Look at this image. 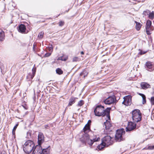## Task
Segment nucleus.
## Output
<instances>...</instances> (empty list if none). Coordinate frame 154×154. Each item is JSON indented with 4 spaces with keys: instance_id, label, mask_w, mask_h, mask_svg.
Returning <instances> with one entry per match:
<instances>
[{
    "instance_id": "nucleus-1",
    "label": "nucleus",
    "mask_w": 154,
    "mask_h": 154,
    "mask_svg": "<svg viewBox=\"0 0 154 154\" xmlns=\"http://www.w3.org/2000/svg\"><path fill=\"white\" fill-rule=\"evenodd\" d=\"M111 108H107L105 109L104 106L101 105H98L94 110V113L95 116H106L108 119H110V111Z\"/></svg>"
},
{
    "instance_id": "nucleus-2",
    "label": "nucleus",
    "mask_w": 154,
    "mask_h": 154,
    "mask_svg": "<svg viewBox=\"0 0 154 154\" xmlns=\"http://www.w3.org/2000/svg\"><path fill=\"white\" fill-rule=\"evenodd\" d=\"M34 146L33 141L31 140H28L23 145V150L26 153L29 154L32 151Z\"/></svg>"
},
{
    "instance_id": "nucleus-3",
    "label": "nucleus",
    "mask_w": 154,
    "mask_h": 154,
    "mask_svg": "<svg viewBox=\"0 0 154 154\" xmlns=\"http://www.w3.org/2000/svg\"><path fill=\"white\" fill-rule=\"evenodd\" d=\"M87 132L84 133L85 134L83 135L82 137L80 138V141L83 143H87L90 145H92L93 143L94 142H96L98 141V140H100V138H98L97 139H94L93 140L90 139L89 136L87 134Z\"/></svg>"
},
{
    "instance_id": "nucleus-4",
    "label": "nucleus",
    "mask_w": 154,
    "mask_h": 154,
    "mask_svg": "<svg viewBox=\"0 0 154 154\" xmlns=\"http://www.w3.org/2000/svg\"><path fill=\"white\" fill-rule=\"evenodd\" d=\"M133 122H137L141 119V113L139 110L135 109L132 112Z\"/></svg>"
},
{
    "instance_id": "nucleus-5",
    "label": "nucleus",
    "mask_w": 154,
    "mask_h": 154,
    "mask_svg": "<svg viewBox=\"0 0 154 154\" xmlns=\"http://www.w3.org/2000/svg\"><path fill=\"white\" fill-rule=\"evenodd\" d=\"M125 131L123 129L118 130L115 135V140L116 141L120 142L124 140L123 138L122 135Z\"/></svg>"
},
{
    "instance_id": "nucleus-6",
    "label": "nucleus",
    "mask_w": 154,
    "mask_h": 154,
    "mask_svg": "<svg viewBox=\"0 0 154 154\" xmlns=\"http://www.w3.org/2000/svg\"><path fill=\"white\" fill-rule=\"evenodd\" d=\"M151 21L148 20L147 21L146 23V31L148 35L151 34L150 32L153 31L154 29L153 27L151 25Z\"/></svg>"
},
{
    "instance_id": "nucleus-7",
    "label": "nucleus",
    "mask_w": 154,
    "mask_h": 154,
    "mask_svg": "<svg viewBox=\"0 0 154 154\" xmlns=\"http://www.w3.org/2000/svg\"><path fill=\"white\" fill-rule=\"evenodd\" d=\"M111 137L109 136L104 137L102 140V143L105 144L108 146L112 144V141L111 140Z\"/></svg>"
},
{
    "instance_id": "nucleus-8",
    "label": "nucleus",
    "mask_w": 154,
    "mask_h": 154,
    "mask_svg": "<svg viewBox=\"0 0 154 154\" xmlns=\"http://www.w3.org/2000/svg\"><path fill=\"white\" fill-rule=\"evenodd\" d=\"M104 102L105 104L109 105L116 103V99L114 96L109 97L106 99Z\"/></svg>"
},
{
    "instance_id": "nucleus-9",
    "label": "nucleus",
    "mask_w": 154,
    "mask_h": 154,
    "mask_svg": "<svg viewBox=\"0 0 154 154\" xmlns=\"http://www.w3.org/2000/svg\"><path fill=\"white\" fill-rule=\"evenodd\" d=\"M136 122H129L127 127L126 128V131H131L133 130L136 127Z\"/></svg>"
},
{
    "instance_id": "nucleus-10",
    "label": "nucleus",
    "mask_w": 154,
    "mask_h": 154,
    "mask_svg": "<svg viewBox=\"0 0 154 154\" xmlns=\"http://www.w3.org/2000/svg\"><path fill=\"white\" fill-rule=\"evenodd\" d=\"M145 67L146 70L150 72L153 71L154 70V66L150 61L146 62Z\"/></svg>"
},
{
    "instance_id": "nucleus-11",
    "label": "nucleus",
    "mask_w": 154,
    "mask_h": 154,
    "mask_svg": "<svg viewBox=\"0 0 154 154\" xmlns=\"http://www.w3.org/2000/svg\"><path fill=\"white\" fill-rule=\"evenodd\" d=\"M124 100L122 102V104L128 106L130 105L131 103V98L130 96H126L124 97Z\"/></svg>"
},
{
    "instance_id": "nucleus-12",
    "label": "nucleus",
    "mask_w": 154,
    "mask_h": 154,
    "mask_svg": "<svg viewBox=\"0 0 154 154\" xmlns=\"http://www.w3.org/2000/svg\"><path fill=\"white\" fill-rule=\"evenodd\" d=\"M42 147L40 146H36L33 149L32 154H42Z\"/></svg>"
},
{
    "instance_id": "nucleus-13",
    "label": "nucleus",
    "mask_w": 154,
    "mask_h": 154,
    "mask_svg": "<svg viewBox=\"0 0 154 154\" xmlns=\"http://www.w3.org/2000/svg\"><path fill=\"white\" fill-rule=\"evenodd\" d=\"M44 141V137L43 134L39 132L38 136V145L40 146Z\"/></svg>"
},
{
    "instance_id": "nucleus-14",
    "label": "nucleus",
    "mask_w": 154,
    "mask_h": 154,
    "mask_svg": "<svg viewBox=\"0 0 154 154\" xmlns=\"http://www.w3.org/2000/svg\"><path fill=\"white\" fill-rule=\"evenodd\" d=\"M91 120H89L87 123L85 125L83 129V131L84 133L88 132L90 131V125L91 124Z\"/></svg>"
},
{
    "instance_id": "nucleus-15",
    "label": "nucleus",
    "mask_w": 154,
    "mask_h": 154,
    "mask_svg": "<svg viewBox=\"0 0 154 154\" xmlns=\"http://www.w3.org/2000/svg\"><path fill=\"white\" fill-rule=\"evenodd\" d=\"M140 86L143 89H146L151 87L150 85L146 82H142L140 84Z\"/></svg>"
},
{
    "instance_id": "nucleus-16",
    "label": "nucleus",
    "mask_w": 154,
    "mask_h": 154,
    "mask_svg": "<svg viewBox=\"0 0 154 154\" xmlns=\"http://www.w3.org/2000/svg\"><path fill=\"white\" fill-rule=\"evenodd\" d=\"M26 29L25 25L23 24H21L19 27L18 31L19 32L22 33L25 32Z\"/></svg>"
},
{
    "instance_id": "nucleus-17",
    "label": "nucleus",
    "mask_w": 154,
    "mask_h": 154,
    "mask_svg": "<svg viewBox=\"0 0 154 154\" xmlns=\"http://www.w3.org/2000/svg\"><path fill=\"white\" fill-rule=\"evenodd\" d=\"M104 126H105L106 129H109L111 126V125L109 122L106 120V122H104L103 126L104 127Z\"/></svg>"
},
{
    "instance_id": "nucleus-18",
    "label": "nucleus",
    "mask_w": 154,
    "mask_h": 154,
    "mask_svg": "<svg viewBox=\"0 0 154 154\" xmlns=\"http://www.w3.org/2000/svg\"><path fill=\"white\" fill-rule=\"evenodd\" d=\"M42 154H49L50 152V150L48 148L46 149H42Z\"/></svg>"
},
{
    "instance_id": "nucleus-19",
    "label": "nucleus",
    "mask_w": 154,
    "mask_h": 154,
    "mask_svg": "<svg viewBox=\"0 0 154 154\" xmlns=\"http://www.w3.org/2000/svg\"><path fill=\"white\" fill-rule=\"evenodd\" d=\"M139 95L141 96L143 99L142 103L143 104H144L146 103V97L145 95L141 93H139Z\"/></svg>"
},
{
    "instance_id": "nucleus-20",
    "label": "nucleus",
    "mask_w": 154,
    "mask_h": 154,
    "mask_svg": "<svg viewBox=\"0 0 154 154\" xmlns=\"http://www.w3.org/2000/svg\"><path fill=\"white\" fill-rule=\"evenodd\" d=\"M105 146H106V145L102 142L100 144L97 146V148L101 150Z\"/></svg>"
},
{
    "instance_id": "nucleus-21",
    "label": "nucleus",
    "mask_w": 154,
    "mask_h": 154,
    "mask_svg": "<svg viewBox=\"0 0 154 154\" xmlns=\"http://www.w3.org/2000/svg\"><path fill=\"white\" fill-rule=\"evenodd\" d=\"M75 98L73 97L71 98L69 100V102L68 105L71 106L75 102Z\"/></svg>"
},
{
    "instance_id": "nucleus-22",
    "label": "nucleus",
    "mask_w": 154,
    "mask_h": 154,
    "mask_svg": "<svg viewBox=\"0 0 154 154\" xmlns=\"http://www.w3.org/2000/svg\"><path fill=\"white\" fill-rule=\"evenodd\" d=\"M5 34L3 31L0 32V41H2L4 39Z\"/></svg>"
},
{
    "instance_id": "nucleus-23",
    "label": "nucleus",
    "mask_w": 154,
    "mask_h": 154,
    "mask_svg": "<svg viewBox=\"0 0 154 154\" xmlns=\"http://www.w3.org/2000/svg\"><path fill=\"white\" fill-rule=\"evenodd\" d=\"M135 23H136V29L137 30H139L140 28L141 27V24L138 22H137L136 21H135Z\"/></svg>"
},
{
    "instance_id": "nucleus-24",
    "label": "nucleus",
    "mask_w": 154,
    "mask_h": 154,
    "mask_svg": "<svg viewBox=\"0 0 154 154\" xmlns=\"http://www.w3.org/2000/svg\"><path fill=\"white\" fill-rule=\"evenodd\" d=\"M88 74V73L87 72V71L84 70L81 73L80 75L81 76H83V77L85 78V76H87Z\"/></svg>"
},
{
    "instance_id": "nucleus-25",
    "label": "nucleus",
    "mask_w": 154,
    "mask_h": 154,
    "mask_svg": "<svg viewBox=\"0 0 154 154\" xmlns=\"http://www.w3.org/2000/svg\"><path fill=\"white\" fill-rule=\"evenodd\" d=\"M149 17L151 19H153L154 18V11H152V12L149 14Z\"/></svg>"
},
{
    "instance_id": "nucleus-26",
    "label": "nucleus",
    "mask_w": 154,
    "mask_h": 154,
    "mask_svg": "<svg viewBox=\"0 0 154 154\" xmlns=\"http://www.w3.org/2000/svg\"><path fill=\"white\" fill-rule=\"evenodd\" d=\"M56 72L59 75L62 74L63 73V71L62 70L59 68L56 69Z\"/></svg>"
},
{
    "instance_id": "nucleus-27",
    "label": "nucleus",
    "mask_w": 154,
    "mask_h": 154,
    "mask_svg": "<svg viewBox=\"0 0 154 154\" xmlns=\"http://www.w3.org/2000/svg\"><path fill=\"white\" fill-rule=\"evenodd\" d=\"M36 69L35 68H33L32 70V75L31 76V78L32 79L34 76L36 72Z\"/></svg>"
},
{
    "instance_id": "nucleus-28",
    "label": "nucleus",
    "mask_w": 154,
    "mask_h": 154,
    "mask_svg": "<svg viewBox=\"0 0 154 154\" xmlns=\"http://www.w3.org/2000/svg\"><path fill=\"white\" fill-rule=\"evenodd\" d=\"M84 103V102L83 100H81L78 102L77 106H81L83 105Z\"/></svg>"
},
{
    "instance_id": "nucleus-29",
    "label": "nucleus",
    "mask_w": 154,
    "mask_h": 154,
    "mask_svg": "<svg viewBox=\"0 0 154 154\" xmlns=\"http://www.w3.org/2000/svg\"><path fill=\"white\" fill-rule=\"evenodd\" d=\"M67 57L64 58L63 56L60 57L57 59L58 60H60L62 61H65L67 60Z\"/></svg>"
},
{
    "instance_id": "nucleus-30",
    "label": "nucleus",
    "mask_w": 154,
    "mask_h": 154,
    "mask_svg": "<svg viewBox=\"0 0 154 154\" xmlns=\"http://www.w3.org/2000/svg\"><path fill=\"white\" fill-rule=\"evenodd\" d=\"M149 13H150V11L148 10H146L143 11V14L146 16L149 15Z\"/></svg>"
},
{
    "instance_id": "nucleus-31",
    "label": "nucleus",
    "mask_w": 154,
    "mask_h": 154,
    "mask_svg": "<svg viewBox=\"0 0 154 154\" xmlns=\"http://www.w3.org/2000/svg\"><path fill=\"white\" fill-rule=\"evenodd\" d=\"M18 125V123L17 124H16V125L14 127V128L12 130V133H13V134H15V131Z\"/></svg>"
},
{
    "instance_id": "nucleus-32",
    "label": "nucleus",
    "mask_w": 154,
    "mask_h": 154,
    "mask_svg": "<svg viewBox=\"0 0 154 154\" xmlns=\"http://www.w3.org/2000/svg\"><path fill=\"white\" fill-rule=\"evenodd\" d=\"M43 34L44 32H41L39 33L38 35V37L40 38H42L43 37Z\"/></svg>"
},
{
    "instance_id": "nucleus-33",
    "label": "nucleus",
    "mask_w": 154,
    "mask_h": 154,
    "mask_svg": "<svg viewBox=\"0 0 154 154\" xmlns=\"http://www.w3.org/2000/svg\"><path fill=\"white\" fill-rule=\"evenodd\" d=\"M79 60V59L78 57H74L72 58V61L73 62H76Z\"/></svg>"
},
{
    "instance_id": "nucleus-34",
    "label": "nucleus",
    "mask_w": 154,
    "mask_h": 154,
    "mask_svg": "<svg viewBox=\"0 0 154 154\" xmlns=\"http://www.w3.org/2000/svg\"><path fill=\"white\" fill-rule=\"evenodd\" d=\"M64 24V22L62 21H60L59 22V26H62Z\"/></svg>"
},
{
    "instance_id": "nucleus-35",
    "label": "nucleus",
    "mask_w": 154,
    "mask_h": 154,
    "mask_svg": "<svg viewBox=\"0 0 154 154\" xmlns=\"http://www.w3.org/2000/svg\"><path fill=\"white\" fill-rule=\"evenodd\" d=\"M151 102L152 104L154 105V97H151Z\"/></svg>"
},
{
    "instance_id": "nucleus-36",
    "label": "nucleus",
    "mask_w": 154,
    "mask_h": 154,
    "mask_svg": "<svg viewBox=\"0 0 154 154\" xmlns=\"http://www.w3.org/2000/svg\"><path fill=\"white\" fill-rule=\"evenodd\" d=\"M148 149L150 150L154 149V145L149 146L148 147Z\"/></svg>"
},
{
    "instance_id": "nucleus-37",
    "label": "nucleus",
    "mask_w": 154,
    "mask_h": 154,
    "mask_svg": "<svg viewBox=\"0 0 154 154\" xmlns=\"http://www.w3.org/2000/svg\"><path fill=\"white\" fill-rule=\"evenodd\" d=\"M51 54L50 53H48L46 54L45 55V57H48Z\"/></svg>"
},
{
    "instance_id": "nucleus-38",
    "label": "nucleus",
    "mask_w": 154,
    "mask_h": 154,
    "mask_svg": "<svg viewBox=\"0 0 154 154\" xmlns=\"http://www.w3.org/2000/svg\"><path fill=\"white\" fill-rule=\"evenodd\" d=\"M146 52H143V51H141L140 52V54L142 55V54H144L146 53Z\"/></svg>"
},
{
    "instance_id": "nucleus-39",
    "label": "nucleus",
    "mask_w": 154,
    "mask_h": 154,
    "mask_svg": "<svg viewBox=\"0 0 154 154\" xmlns=\"http://www.w3.org/2000/svg\"><path fill=\"white\" fill-rule=\"evenodd\" d=\"M1 154H6V153L5 152V151H3V152H2Z\"/></svg>"
},
{
    "instance_id": "nucleus-40",
    "label": "nucleus",
    "mask_w": 154,
    "mask_h": 154,
    "mask_svg": "<svg viewBox=\"0 0 154 154\" xmlns=\"http://www.w3.org/2000/svg\"><path fill=\"white\" fill-rule=\"evenodd\" d=\"M23 107L25 109H27V107H26V106H23Z\"/></svg>"
},
{
    "instance_id": "nucleus-41",
    "label": "nucleus",
    "mask_w": 154,
    "mask_h": 154,
    "mask_svg": "<svg viewBox=\"0 0 154 154\" xmlns=\"http://www.w3.org/2000/svg\"><path fill=\"white\" fill-rule=\"evenodd\" d=\"M81 54H84V53L83 51H81Z\"/></svg>"
},
{
    "instance_id": "nucleus-42",
    "label": "nucleus",
    "mask_w": 154,
    "mask_h": 154,
    "mask_svg": "<svg viewBox=\"0 0 154 154\" xmlns=\"http://www.w3.org/2000/svg\"><path fill=\"white\" fill-rule=\"evenodd\" d=\"M12 23V22H11L9 24V25H10V24Z\"/></svg>"
}]
</instances>
